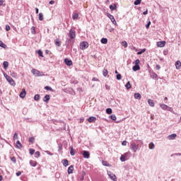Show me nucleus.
<instances>
[{"label":"nucleus","mask_w":181,"mask_h":181,"mask_svg":"<svg viewBox=\"0 0 181 181\" xmlns=\"http://www.w3.org/2000/svg\"><path fill=\"white\" fill-rule=\"evenodd\" d=\"M148 146L149 149H155V144H153V142H151Z\"/></svg>","instance_id":"2f4dec72"},{"label":"nucleus","mask_w":181,"mask_h":181,"mask_svg":"<svg viewBox=\"0 0 181 181\" xmlns=\"http://www.w3.org/2000/svg\"><path fill=\"white\" fill-rule=\"evenodd\" d=\"M97 120V118L95 117H90L88 119V122H94V121H96Z\"/></svg>","instance_id":"a211bd4d"},{"label":"nucleus","mask_w":181,"mask_h":181,"mask_svg":"<svg viewBox=\"0 0 181 181\" xmlns=\"http://www.w3.org/2000/svg\"><path fill=\"white\" fill-rule=\"evenodd\" d=\"M143 15H148V9H146V11L143 13Z\"/></svg>","instance_id":"774afa93"},{"label":"nucleus","mask_w":181,"mask_h":181,"mask_svg":"<svg viewBox=\"0 0 181 181\" xmlns=\"http://www.w3.org/2000/svg\"><path fill=\"white\" fill-rule=\"evenodd\" d=\"M34 100H35V101H39V100H40V95L36 94V95L34 96Z\"/></svg>","instance_id":"cd10ccee"},{"label":"nucleus","mask_w":181,"mask_h":181,"mask_svg":"<svg viewBox=\"0 0 181 181\" xmlns=\"http://www.w3.org/2000/svg\"><path fill=\"white\" fill-rule=\"evenodd\" d=\"M177 135L176 134H170L168 136V139L170 140V141H172L173 139H175L176 138Z\"/></svg>","instance_id":"4468645a"},{"label":"nucleus","mask_w":181,"mask_h":181,"mask_svg":"<svg viewBox=\"0 0 181 181\" xmlns=\"http://www.w3.org/2000/svg\"><path fill=\"white\" fill-rule=\"evenodd\" d=\"M64 63L66 66H73V62L67 58L64 59Z\"/></svg>","instance_id":"9d476101"},{"label":"nucleus","mask_w":181,"mask_h":181,"mask_svg":"<svg viewBox=\"0 0 181 181\" xmlns=\"http://www.w3.org/2000/svg\"><path fill=\"white\" fill-rule=\"evenodd\" d=\"M146 52V49H143L140 52H137V54H142V53H145Z\"/></svg>","instance_id":"37998d69"},{"label":"nucleus","mask_w":181,"mask_h":181,"mask_svg":"<svg viewBox=\"0 0 181 181\" xmlns=\"http://www.w3.org/2000/svg\"><path fill=\"white\" fill-rule=\"evenodd\" d=\"M45 90H47V91H53V89L50 86H45Z\"/></svg>","instance_id":"58836bf2"},{"label":"nucleus","mask_w":181,"mask_h":181,"mask_svg":"<svg viewBox=\"0 0 181 181\" xmlns=\"http://www.w3.org/2000/svg\"><path fill=\"white\" fill-rule=\"evenodd\" d=\"M70 153L71 156H74L76 155V153L74 152V149H73V146H70Z\"/></svg>","instance_id":"c85d7f7f"},{"label":"nucleus","mask_w":181,"mask_h":181,"mask_svg":"<svg viewBox=\"0 0 181 181\" xmlns=\"http://www.w3.org/2000/svg\"><path fill=\"white\" fill-rule=\"evenodd\" d=\"M26 97V90L25 88L22 89V91L20 93L21 98H25Z\"/></svg>","instance_id":"9b49d317"},{"label":"nucleus","mask_w":181,"mask_h":181,"mask_svg":"<svg viewBox=\"0 0 181 181\" xmlns=\"http://www.w3.org/2000/svg\"><path fill=\"white\" fill-rule=\"evenodd\" d=\"M13 139H18V133H15L13 135Z\"/></svg>","instance_id":"052dcab7"},{"label":"nucleus","mask_w":181,"mask_h":181,"mask_svg":"<svg viewBox=\"0 0 181 181\" xmlns=\"http://www.w3.org/2000/svg\"><path fill=\"white\" fill-rule=\"evenodd\" d=\"M63 165L66 167L69 166V160L67 159H64L62 160Z\"/></svg>","instance_id":"5701e85b"},{"label":"nucleus","mask_w":181,"mask_h":181,"mask_svg":"<svg viewBox=\"0 0 181 181\" xmlns=\"http://www.w3.org/2000/svg\"><path fill=\"white\" fill-rule=\"evenodd\" d=\"M106 113L107 114H112V109H111V108H107L106 109Z\"/></svg>","instance_id":"e433bc0d"},{"label":"nucleus","mask_w":181,"mask_h":181,"mask_svg":"<svg viewBox=\"0 0 181 181\" xmlns=\"http://www.w3.org/2000/svg\"><path fill=\"white\" fill-rule=\"evenodd\" d=\"M49 100H50V95H45L43 98L44 103H49Z\"/></svg>","instance_id":"ddd939ff"},{"label":"nucleus","mask_w":181,"mask_h":181,"mask_svg":"<svg viewBox=\"0 0 181 181\" xmlns=\"http://www.w3.org/2000/svg\"><path fill=\"white\" fill-rule=\"evenodd\" d=\"M10 74H11V77H14V78H16L18 76V74H16V73H15V72H11Z\"/></svg>","instance_id":"09e8293b"},{"label":"nucleus","mask_w":181,"mask_h":181,"mask_svg":"<svg viewBox=\"0 0 181 181\" xmlns=\"http://www.w3.org/2000/svg\"><path fill=\"white\" fill-rule=\"evenodd\" d=\"M149 26H151V21H148L147 24L146 25V29H149Z\"/></svg>","instance_id":"13d9d810"},{"label":"nucleus","mask_w":181,"mask_h":181,"mask_svg":"<svg viewBox=\"0 0 181 181\" xmlns=\"http://www.w3.org/2000/svg\"><path fill=\"white\" fill-rule=\"evenodd\" d=\"M134 71H138V70H141V66L139 65H134L132 68Z\"/></svg>","instance_id":"f3484780"},{"label":"nucleus","mask_w":181,"mask_h":181,"mask_svg":"<svg viewBox=\"0 0 181 181\" xmlns=\"http://www.w3.org/2000/svg\"><path fill=\"white\" fill-rule=\"evenodd\" d=\"M11 160L13 163H16V158H15L14 156L11 158Z\"/></svg>","instance_id":"864d4df0"},{"label":"nucleus","mask_w":181,"mask_h":181,"mask_svg":"<svg viewBox=\"0 0 181 181\" xmlns=\"http://www.w3.org/2000/svg\"><path fill=\"white\" fill-rule=\"evenodd\" d=\"M4 76L6 79H7L9 77V76H8V74H6L5 73L4 74Z\"/></svg>","instance_id":"338daca9"},{"label":"nucleus","mask_w":181,"mask_h":181,"mask_svg":"<svg viewBox=\"0 0 181 181\" xmlns=\"http://www.w3.org/2000/svg\"><path fill=\"white\" fill-rule=\"evenodd\" d=\"M110 9L112 10V11H115V9H117V4L110 5Z\"/></svg>","instance_id":"c756f323"},{"label":"nucleus","mask_w":181,"mask_h":181,"mask_svg":"<svg viewBox=\"0 0 181 181\" xmlns=\"http://www.w3.org/2000/svg\"><path fill=\"white\" fill-rule=\"evenodd\" d=\"M181 156V153H174V154L171 155V156Z\"/></svg>","instance_id":"bf43d9fd"},{"label":"nucleus","mask_w":181,"mask_h":181,"mask_svg":"<svg viewBox=\"0 0 181 181\" xmlns=\"http://www.w3.org/2000/svg\"><path fill=\"white\" fill-rule=\"evenodd\" d=\"M134 97L135 100H141V98H142L140 93H134Z\"/></svg>","instance_id":"dca6fc26"},{"label":"nucleus","mask_w":181,"mask_h":181,"mask_svg":"<svg viewBox=\"0 0 181 181\" xmlns=\"http://www.w3.org/2000/svg\"><path fill=\"white\" fill-rule=\"evenodd\" d=\"M151 78H158V74H156V73H152Z\"/></svg>","instance_id":"a19ab883"},{"label":"nucleus","mask_w":181,"mask_h":181,"mask_svg":"<svg viewBox=\"0 0 181 181\" xmlns=\"http://www.w3.org/2000/svg\"><path fill=\"white\" fill-rule=\"evenodd\" d=\"M74 170V165H70L68 168V174L69 175H71V173H73Z\"/></svg>","instance_id":"f8f14e48"},{"label":"nucleus","mask_w":181,"mask_h":181,"mask_svg":"<svg viewBox=\"0 0 181 181\" xmlns=\"http://www.w3.org/2000/svg\"><path fill=\"white\" fill-rule=\"evenodd\" d=\"M110 118H111V119H112V121L117 120V116H115V115H110Z\"/></svg>","instance_id":"ea45409f"},{"label":"nucleus","mask_w":181,"mask_h":181,"mask_svg":"<svg viewBox=\"0 0 181 181\" xmlns=\"http://www.w3.org/2000/svg\"><path fill=\"white\" fill-rule=\"evenodd\" d=\"M3 66H4V69L5 70H6V69H8V66H9V62H6V61L4 62Z\"/></svg>","instance_id":"4be33fe9"},{"label":"nucleus","mask_w":181,"mask_h":181,"mask_svg":"<svg viewBox=\"0 0 181 181\" xmlns=\"http://www.w3.org/2000/svg\"><path fill=\"white\" fill-rule=\"evenodd\" d=\"M55 45L56 46H57L58 47H60L61 45H60V40L59 39H57L55 40Z\"/></svg>","instance_id":"72a5a7b5"},{"label":"nucleus","mask_w":181,"mask_h":181,"mask_svg":"<svg viewBox=\"0 0 181 181\" xmlns=\"http://www.w3.org/2000/svg\"><path fill=\"white\" fill-rule=\"evenodd\" d=\"M39 156H40V152L36 151L35 153V158H39Z\"/></svg>","instance_id":"8fccbe9b"},{"label":"nucleus","mask_w":181,"mask_h":181,"mask_svg":"<svg viewBox=\"0 0 181 181\" xmlns=\"http://www.w3.org/2000/svg\"><path fill=\"white\" fill-rule=\"evenodd\" d=\"M160 107L161 109L164 110V111H166V110L168 109V105L165 104H160Z\"/></svg>","instance_id":"393cba45"},{"label":"nucleus","mask_w":181,"mask_h":181,"mask_svg":"<svg viewBox=\"0 0 181 181\" xmlns=\"http://www.w3.org/2000/svg\"><path fill=\"white\" fill-rule=\"evenodd\" d=\"M100 42L103 45H107V43H108V40L107 38H102Z\"/></svg>","instance_id":"b1692460"},{"label":"nucleus","mask_w":181,"mask_h":181,"mask_svg":"<svg viewBox=\"0 0 181 181\" xmlns=\"http://www.w3.org/2000/svg\"><path fill=\"white\" fill-rule=\"evenodd\" d=\"M125 87L127 90H129V88H131V82L128 81L125 85Z\"/></svg>","instance_id":"f704fd0d"},{"label":"nucleus","mask_w":181,"mask_h":181,"mask_svg":"<svg viewBox=\"0 0 181 181\" xmlns=\"http://www.w3.org/2000/svg\"><path fill=\"white\" fill-rule=\"evenodd\" d=\"M107 175L111 180L117 181V176L112 173L111 171H107Z\"/></svg>","instance_id":"20e7f679"},{"label":"nucleus","mask_w":181,"mask_h":181,"mask_svg":"<svg viewBox=\"0 0 181 181\" xmlns=\"http://www.w3.org/2000/svg\"><path fill=\"white\" fill-rule=\"evenodd\" d=\"M29 152L30 155H34L35 154V149L33 148H30Z\"/></svg>","instance_id":"de8ad7c7"},{"label":"nucleus","mask_w":181,"mask_h":181,"mask_svg":"<svg viewBox=\"0 0 181 181\" xmlns=\"http://www.w3.org/2000/svg\"><path fill=\"white\" fill-rule=\"evenodd\" d=\"M156 70H160V65L157 64V65L156 66Z\"/></svg>","instance_id":"0e129e2a"},{"label":"nucleus","mask_w":181,"mask_h":181,"mask_svg":"<svg viewBox=\"0 0 181 181\" xmlns=\"http://www.w3.org/2000/svg\"><path fill=\"white\" fill-rule=\"evenodd\" d=\"M165 111H170V112H172V111H173V109L169 106H167V109Z\"/></svg>","instance_id":"5fc2aeb1"},{"label":"nucleus","mask_w":181,"mask_h":181,"mask_svg":"<svg viewBox=\"0 0 181 181\" xmlns=\"http://www.w3.org/2000/svg\"><path fill=\"white\" fill-rule=\"evenodd\" d=\"M31 73L35 76V77H40V76H43V74H40V71L36 69H33L31 70Z\"/></svg>","instance_id":"f03ea898"},{"label":"nucleus","mask_w":181,"mask_h":181,"mask_svg":"<svg viewBox=\"0 0 181 181\" xmlns=\"http://www.w3.org/2000/svg\"><path fill=\"white\" fill-rule=\"evenodd\" d=\"M141 2H142V0H135L134 2V5H139L141 4Z\"/></svg>","instance_id":"c9c22d12"},{"label":"nucleus","mask_w":181,"mask_h":181,"mask_svg":"<svg viewBox=\"0 0 181 181\" xmlns=\"http://www.w3.org/2000/svg\"><path fill=\"white\" fill-rule=\"evenodd\" d=\"M102 164L103 165V166H107L108 168L111 167V164L108 163V162L107 161H102Z\"/></svg>","instance_id":"bb28decb"},{"label":"nucleus","mask_w":181,"mask_h":181,"mask_svg":"<svg viewBox=\"0 0 181 181\" xmlns=\"http://www.w3.org/2000/svg\"><path fill=\"white\" fill-rule=\"evenodd\" d=\"M38 55L40 56V57H43V52H42V50L39 49L37 51Z\"/></svg>","instance_id":"c03bdc74"},{"label":"nucleus","mask_w":181,"mask_h":181,"mask_svg":"<svg viewBox=\"0 0 181 181\" xmlns=\"http://www.w3.org/2000/svg\"><path fill=\"white\" fill-rule=\"evenodd\" d=\"M31 33L33 35H35L36 34V30H35V27H32L31 28Z\"/></svg>","instance_id":"3c124183"},{"label":"nucleus","mask_w":181,"mask_h":181,"mask_svg":"<svg viewBox=\"0 0 181 181\" xmlns=\"http://www.w3.org/2000/svg\"><path fill=\"white\" fill-rule=\"evenodd\" d=\"M88 47V42H82L80 44V49L81 50H86Z\"/></svg>","instance_id":"7ed1b4c3"},{"label":"nucleus","mask_w":181,"mask_h":181,"mask_svg":"<svg viewBox=\"0 0 181 181\" xmlns=\"http://www.w3.org/2000/svg\"><path fill=\"white\" fill-rule=\"evenodd\" d=\"M72 19H73L74 21H76V19H78V13H74L72 14Z\"/></svg>","instance_id":"412c9836"},{"label":"nucleus","mask_w":181,"mask_h":181,"mask_svg":"<svg viewBox=\"0 0 181 181\" xmlns=\"http://www.w3.org/2000/svg\"><path fill=\"white\" fill-rule=\"evenodd\" d=\"M180 67H181V62H180V61H177V62H175V68H176L177 70H179V69H180Z\"/></svg>","instance_id":"aec40b11"},{"label":"nucleus","mask_w":181,"mask_h":181,"mask_svg":"<svg viewBox=\"0 0 181 181\" xmlns=\"http://www.w3.org/2000/svg\"><path fill=\"white\" fill-rule=\"evenodd\" d=\"M39 21H43V13H39Z\"/></svg>","instance_id":"49530a36"},{"label":"nucleus","mask_w":181,"mask_h":181,"mask_svg":"<svg viewBox=\"0 0 181 181\" xmlns=\"http://www.w3.org/2000/svg\"><path fill=\"white\" fill-rule=\"evenodd\" d=\"M139 63H141V61H139V59H136V60L135 61V64H136V65H139Z\"/></svg>","instance_id":"680f3d73"},{"label":"nucleus","mask_w":181,"mask_h":181,"mask_svg":"<svg viewBox=\"0 0 181 181\" xmlns=\"http://www.w3.org/2000/svg\"><path fill=\"white\" fill-rule=\"evenodd\" d=\"M107 18H109V19H110L113 25H117V21H115V18H114V16L111 15L110 13H107Z\"/></svg>","instance_id":"423d86ee"},{"label":"nucleus","mask_w":181,"mask_h":181,"mask_svg":"<svg viewBox=\"0 0 181 181\" xmlns=\"http://www.w3.org/2000/svg\"><path fill=\"white\" fill-rule=\"evenodd\" d=\"M120 160H121V162H125L127 160L125 156L122 155L120 157Z\"/></svg>","instance_id":"4c0bfd02"},{"label":"nucleus","mask_w":181,"mask_h":181,"mask_svg":"<svg viewBox=\"0 0 181 181\" xmlns=\"http://www.w3.org/2000/svg\"><path fill=\"white\" fill-rule=\"evenodd\" d=\"M16 148H18V149H22V144H21V141H17Z\"/></svg>","instance_id":"a878e982"},{"label":"nucleus","mask_w":181,"mask_h":181,"mask_svg":"<svg viewBox=\"0 0 181 181\" xmlns=\"http://www.w3.org/2000/svg\"><path fill=\"white\" fill-rule=\"evenodd\" d=\"M165 45H166V41H159L157 42L158 47H165Z\"/></svg>","instance_id":"6e6552de"},{"label":"nucleus","mask_w":181,"mask_h":181,"mask_svg":"<svg viewBox=\"0 0 181 181\" xmlns=\"http://www.w3.org/2000/svg\"><path fill=\"white\" fill-rule=\"evenodd\" d=\"M0 47H3V49H6V45H5V43H4V42L0 41Z\"/></svg>","instance_id":"473e14b6"},{"label":"nucleus","mask_w":181,"mask_h":181,"mask_svg":"<svg viewBox=\"0 0 181 181\" xmlns=\"http://www.w3.org/2000/svg\"><path fill=\"white\" fill-rule=\"evenodd\" d=\"M83 158H86V159H88L90 158V152H88V151H83Z\"/></svg>","instance_id":"1a4fd4ad"},{"label":"nucleus","mask_w":181,"mask_h":181,"mask_svg":"<svg viewBox=\"0 0 181 181\" xmlns=\"http://www.w3.org/2000/svg\"><path fill=\"white\" fill-rule=\"evenodd\" d=\"M6 80L11 86H16L15 81L11 76H8Z\"/></svg>","instance_id":"0eeeda50"},{"label":"nucleus","mask_w":181,"mask_h":181,"mask_svg":"<svg viewBox=\"0 0 181 181\" xmlns=\"http://www.w3.org/2000/svg\"><path fill=\"white\" fill-rule=\"evenodd\" d=\"M103 75L104 77H107V76L108 75V71L107 69H103Z\"/></svg>","instance_id":"7c9ffc66"},{"label":"nucleus","mask_w":181,"mask_h":181,"mask_svg":"<svg viewBox=\"0 0 181 181\" xmlns=\"http://www.w3.org/2000/svg\"><path fill=\"white\" fill-rule=\"evenodd\" d=\"M29 142L31 144H35V138L34 137H30Z\"/></svg>","instance_id":"a18cd8bd"},{"label":"nucleus","mask_w":181,"mask_h":181,"mask_svg":"<svg viewBox=\"0 0 181 181\" xmlns=\"http://www.w3.org/2000/svg\"><path fill=\"white\" fill-rule=\"evenodd\" d=\"M69 36L71 40L76 39V31H74L73 29H71L69 33Z\"/></svg>","instance_id":"39448f33"},{"label":"nucleus","mask_w":181,"mask_h":181,"mask_svg":"<svg viewBox=\"0 0 181 181\" xmlns=\"http://www.w3.org/2000/svg\"><path fill=\"white\" fill-rule=\"evenodd\" d=\"M22 175V173L21 171H18L16 173V176H21Z\"/></svg>","instance_id":"69168bd1"},{"label":"nucleus","mask_w":181,"mask_h":181,"mask_svg":"<svg viewBox=\"0 0 181 181\" xmlns=\"http://www.w3.org/2000/svg\"><path fill=\"white\" fill-rule=\"evenodd\" d=\"M6 32H9V30H11V27L8 25H6Z\"/></svg>","instance_id":"6e6d98bb"},{"label":"nucleus","mask_w":181,"mask_h":181,"mask_svg":"<svg viewBox=\"0 0 181 181\" xmlns=\"http://www.w3.org/2000/svg\"><path fill=\"white\" fill-rule=\"evenodd\" d=\"M30 166H33V168H35V166H37V162L30 160Z\"/></svg>","instance_id":"2eb2a0df"},{"label":"nucleus","mask_w":181,"mask_h":181,"mask_svg":"<svg viewBox=\"0 0 181 181\" xmlns=\"http://www.w3.org/2000/svg\"><path fill=\"white\" fill-rule=\"evenodd\" d=\"M117 80H121L122 78V76L120 74H117L116 76Z\"/></svg>","instance_id":"79ce46f5"},{"label":"nucleus","mask_w":181,"mask_h":181,"mask_svg":"<svg viewBox=\"0 0 181 181\" xmlns=\"http://www.w3.org/2000/svg\"><path fill=\"white\" fill-rule=\"evenodd\" d=\"M138 142H141V144H144V142H142V141L141 140H134L130 143V149L131 151H132V152H136V151H138Z\"/></svg>","instance_id":"f257e3e1"},{"label":"nucleus","mask_w":181,"mask_h":181,"mask_svg":"<svg viewBox=\"0 0 181 181\" xmlns=\"http://www.w3.org/2000/svg\"><path fill=\"white\" fill-rule=\"evenodd\" d=\"M127 141H122V145L123 146H127Z\"/></svg>","instance_id":"e2e57ef3"},{"label":"nucleus","mask_w":181,"mask_h":181,"mask_svg":"<svg viewBox=\"0 0 181 181\" xmlns=\"http://www.w3.org/2000/svg\"><path fill=\"white\" fill-rule=\"evenodd\" d=\"M148 104L150 105V107H155V103L151 99L148 100Z\"/></svg>","instance_id":"6ab92c4d"},{"label":"nucleus","mask_w":181,"mask_h":181,"mask_svg":"<svg viewBox=\"0 0 181 181\" xmlns=\"http://www.w3.org/2000/svg\"><path fill=\"white\" fill-rule=\"evenodd\" d=\"M122 44L124 47H128V43L127 42V41H123Z\"/></svg>","instance_id":"603ef678"},{"label":"nucleus","mask_w":181,"mask_h":181,"mask_svg":"<svg viewBox=\"0 0 181 181\" xmlns=\"http://www.w3.org/2000/svg\"><path fill=\"white\" fill-rule=\"evenodd\" d=\"M45 153H47V155H49L50 156H53V153L49 151H45Z\"/></svg>","instance_id":"4d7b16f0"}]
</instances>
